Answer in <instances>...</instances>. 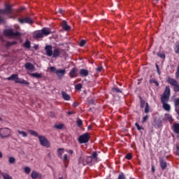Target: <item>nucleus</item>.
I'll return each instance as SVG.
<instances>
[{
  "mask_svg": "<svg viewBox=\"0 0 179 179\" xmlns=\"http://www.w3.org/2000/svg\"><path fill=\"white\" fill-rule=\"evenodd\" d=\"M77 125L78 127H82V125H83V122L82 121V120L78 119Z\"/></svg>",
  "mask_w": 179,
  "mask_h": 179,
  "instance_id": "e433bc0d",
  "label": "nucleus"
},
{
  "mask_svg": "<svg viewBox=\"0 0 179 179\" xmlns=\"http://www.w3.org/2000/svg\"><path fill=\"white\" fill-rule=\"evenodd\" d=\"M78 103L75 102L73 103V107H78Z\"/></svg>",
  "mask_w": 179,
  "mask_h": 179,
  "instance_id": "4d7b16f0",
  "label": "nucleus"
},
{
  "mask_svg": "<svg viewBox=\"0 0 179 179\" xmlns=\"http://www.w3.org/2000/svg\"><path fill=\"white\" fill-rule=\"evenodd\" d=\"M0 121H2V117H0Z\"/></svg>",
  "mask_w": 179,
  "mask_h": 179,
  "instance_id": "0e129e2a",
  "label": "nucleus"
},
{
  "mask_svg": "<svg viewBox=\"0 0 179 179\" xmlns=\"http://www.w3.org/2000/svg\"><path fill=\"white\" fill-rule=\"evenodd\" d=\"M101 71H103L102 66H99L96 68V72H100Z\"/></svg>",
  "mask_w": 179,
  "mask_h": 179,
  "instance_id": "09e8293b",
  "label": "nucleus"
},
{
  "mask_svg": "<svg viewBox=\"0 0 179 179\" xmlns=\"http://www.w3.org/2000/svg\"><path fill=\"white\" fill-rule=\"evenodd\" d=\"M8 162H9L10 164H13V163H15V162H16V159H15V157H10L8 159Z\"/></svg>",
  "mask_w": 179,
  "mask_h": 179,
  "instance_id": "2f4dec72",
  "label": "nucleus"
},
{
  "mask_svg": "<svg viewBox=\"0 0 179 179\" xmlns=\"http://www.w3.org/2000/svg\"><path fill=\"white\" fill-rule=\"evenodd\" d=\"M4 34L8 37H16L17 36H20V33L17 31L13 32V29H6L4 31Z\"/></svg>",
  "mask_w": 179,
  "mask_h": 179,
  "instance_id": "0eeeda50",
  "label": "nucleus"
},
{
  "mask_svg": "<svg viewBox=\"0 0 179 179\" xmlns=\"http://www.w3.org/2000/svg\"><path fill=\"white\" fill-rule=\"evenodd\" d=\"M31 178L36 179V178H41V175L38 173H37L35 171H33L31 174Z\"/></svg>",
  "mask_w": 179,
  "mask_h": 179,
  "instance_id": "412c9836",
  "label": "nucleus"
},
{
  "mask_svg": "<svg viewBox=\"0 0 179 179\" xmlns=\"http://www.w3.org/2000/svg\"><path fill=\"white\" fill-rule=\"evenodd\" d=\"M62 27L65 31H69V30H71V26L68 25V22L65 20L62 21Z\"/></svg>",
  "mask_w": 179,
  "mask_h": 179,
  "instance_id": "4468645a",
  "label": "nucleus"
},
{
  "mask_svg": "<svg viewBox=\"0 0 179 179\" xmlns=\"http://www.w3.org/2000/svg\"><path fill=\"white\" fill-rule=\"evenodd\" d=\"M24 8H22V10H24Z\"/></svg>",
  "mask_w": 179,
  "mask_h": 179,
  "instance_id": "69168bd1",
  "label": "nucleus"
},
{
  "mask_svg": "<svg viewBox=\"0 0 179 179\" xmlns=\"http://www.w3.org/2000/svg\"><path fill=\"white\" fill-rule=\"evenodd\" d=\"M66 73V71L65 69H57L56 70L57 76L61 79V78L64 77V75Z\"/></svg>",
  "mask_w": 179,
  "mask_h": 179,
  "instance_id": "ddd939ff",
  "label": "nucleus"
},
{
  "mask_svg": "<svg viewBox=\"0 0 179 179\" xmlns=\"http://www.w3.org/2000/svg\"><path fill=\"white\" fill-rule=\"evenodd\" d=\"M171 96V90L169 86H166L165 87L164 93L161 95V103L162 104V108L165 110V111H170L171 110V106L169 104V101H170Z\"/></svg>",
  "mask_w": 179,
  "mask_h": 179,
  "instance_id": "f257e3e1",
  "label": "nucleus"
},
{
  "mask_svg": "<svg viewBox=\"0 0 179 179\" xmlns=\"http://www.w3.org/2000/svg\"><path fill=\"white\" fill-rule=\"evenodd\" d=\"M82 87H83V85L80 83H78V84L76 85V86H75L76 90H80V89H82Z\"/></svg>",
  "mask_w": 179,
  "mask_h": 179,
  "instance_id": "72a5a7b5",
  "label": "nucleus"
},
{
  "mask_svg": "<svg viewBox=\"0 0 179 179\" xmlns=\"http://www.w3.org/2000/svg\"><path fill=\"white\" fill-rule=\"evenodd\" d=\"M1 176L3 179H13L12 178V176H10L8 173H2Z\"/></svg>",
  "mask_w": 179,
  "mask_h": 179,
  "instance_id": "c85d7f7f",
  "label": "nucleus"
},
{
  "mask_svg": "<svg viewBox=\"0 0 179 179\" xmlns=\"http://www.w3.org/2000/svg\"><path fill=\"white\" fill-rule=\"evenodd\" d=\"M175 152H178L177 155L179 156V148H178V146H176V148L175 149Z\"/></svg>",
  "mask_w": 179,
  "mask_h": 179,
  "instance_id": "3c124183",
  "label": "nucleus"
},
{
  "mask_svg": "<svg viewBox=\"0 0 179 179\" xmlns=\"http://www.w3.org/2000/svg\"><path fill=\"white\" fill-rule=\"evenodd\" d=\"M157 57L162 58V59H166V55L163 52H159L157 54Z\"/></svg>",
  "mask_w": 179,
  "mask_h": 179,
  "instance_id": "393cba45",
  "label": "nucleus"
},
{
  "mask_svg": "<svg viewBox=\"0 0 179 179\" xmlns=\"http://www.w3.org/2000/svg\"><path fill=\"white\" fill-rule=\"evenodd\" d=\"M117 179H125V175H124L122 173L119 174Z\"/></svg>",
  "mask_w": 179,
  "mask_h": 179,
  "instance_id": "79ce46f5",
  "label": "nucleus"
},
{
  "mask_svg": "<svg viewBox=\"0 0 179 179\" xmlns=\"http://www.w3.org/2000/svg\"><path fill=\"white\" fill-rule=\"evenodd\" d=\"M18 20L22 24L24 23H28V24H33V20H31V18L30 17L20 18Z\"/></svg>",
  "mask_w": 179,
  "mask_h": 179,
  "instance_id": "9b49d317",
  "label": "nucleus"
},
{
  "mask_svg": "<svg viewBox=\"0 0 179 179\" xmlns=\"http://www.w3.org/2000/svg\"><path fill=\"white\" fill-rule=\"evenodd\" d=\"M156 69H157V72L158 75H160V69H159V65L155 64Z\"/></svg>",
  "mask_w": 179,
  "mask_h": 179,
  "instance_id": "de8ad7c7",
  "label": "nucleus"
},
{
  "mask_svg": "<svg viewBox=\"0 0 179 179\" xmlns=\"http://www.w3.org/2000/svg\"><path fill=\"white\" fill-rule=\"evenodd\" d=\"M45 50L46 52V55H48V57H52V46L50 45H47L45 47Z\"/></svg>",
  "mask_w": 179,
  "mask_h": 179,
  "instance_id": "9d476101",
  "label": "nucleus"
},
{
  "mask_svg": "<svg viewBox=\"0 0 179 179\" xmlns=\"http://www.w3.org/2000/svg\"><path fill=\"white\" fill-rule=\"evenodd\" d=\"M30 76H32V78H41V74L38 73H32L30 74Z\"/></svg>",
  "mask_w": 179,
  "mask_h": 179,
  "instance_id": "cd10ccee",
  "label": "nucleus"
},
{
  "mask_svg": "<svg viewBox=\"0 0 179 179\" xmlns=\"http://www.w3.org/2000/svg\"><path fill=\"white\" fill-rule=\"evenodd\" d=\"M24 47H25V48H30V41H26V42L24 44Z\"/></svg>",
  "mask_w": 179,
  "mask_h": 179,
  "instance_id": "473e14b6",
  "label": "nucleus"
},
{
  "mask_svg": "<svg viewBox=\"0 0 179 179\" xmlns=\"http://www.w3.org/2000/svg\"><path fill=\"white\" fill-rule=\"evenodd\" d=\"M8 45H12V43H8Z\"/></svg>",
  "mask_w": 179,
  "mask_h": 179,
  "instance_id": "680f3d73",
  "label": "nucleus"
},
{
  "mask_svg": "<svg viewBox=\"0 0 179 179\" xmlns=\"http://www.w3.org/2000/svg\"><path fill=\"white\" fill-rule=\"evenodd\" d=\"M68 153H69V155H73V150H69L68 151Z\"/></svg>",
  "mask_w": 179,
  "mask_h": 179,
  "instance_id": "5fc2aeb1",
  "label": "nucleus"
},
{
  "mask_svg": "<svg viewBox=\"0 0 179 179\" xmlns=\"http://www.w3.org/2000/svg\"><path fill=\"white\" fill-rule=\"evenodd\" d=\"M173 131L175 134H179V124L176 123L173 124Z\"/></svg>",
  "mask_w": 179,
  "mask_h": 179,
  "instance_id": "b1692460",
  "label": "nucleus"
},
{
  "mask_svg": "<svg viewBox=\"0 0 179 179\" xmlns=\"http://www.w3.org/2000/svg\"><path fill=\"white\" fill-rule=\"evenodd\" d=\"M55 128L56 129H62V128H64V124H55Z\"/></svg>",
  "mask_w": 179,
  "mask_h": 179,
  "instance_id": "c756f323",
  "label": "nucleus"
},
{
  "mask_svg": "<svg viewBox=\"0 0 179 179\" xmlns=\"http://www.w3.org/2000/svg\"><path fill=\"white\" fill-rule=\"evenodd\" d=\"M2 157H3L2 152H0V159H2Z\"/></svg>",
  "mask_w": 179,
  "mask_h": 179,
  "instance_id": "bf43d9fd",
  "label": "nucleus"
},
{
  "mask_svg": "<svg viewBox=\"0 0 179 179\" xmlns=\"http://www.w3.org/2000/svg\"><path fill=\"white\" fill-rule=\"evenodd\" d=\"M62 96L64 100H66L67 101H69V100H71V96H69V94H68L66 92L64 91L62 92Z\"/></svg>",
  "mask_w": 179,
  "mask_h": 179,
  "instance_id": "4be33fe9",
  "label": "nucleus"
},
{
  "mask_svg": "<svg viewBox=\"0 0 179 179\" xmlns=\"http://www.w3.org/2000/svg\"><path fill=\"white\" fill-rule=\"evenodd\" d=\"M63 153H64V149L59 148L58 149V155L59 156V157H62Z\"/></svg>",
  "mask_w": 179,
  "mask_h": 179,
  "instance_id": "c9c22d12",
  "label": "nucleus"
},
{
  "mask_svg": "<svg viewBox=\"0 0 179 179\" xmlns=\"http://www.w3.org/2000/svg\"><path fill=\"white\" fill-rule=\"evenodd\" d=\"M166 82L167 83L173 87V92H179V85L178 80L171 77H168L166 79Z\"/></svg>",
  "mask_w": 179,
  "mask_h": 179,
  "instance_id": "20e7f679",
  "label": "nucleus"
},
{
  "mask_svg": "<svg viewBox=\"0 0 179 179\" xmlns=\"http://www.w3.org/2000/svg\"><path fill=\"white\" fill-rule=\"evenodd\" d=\"M67 114H68V115H72V114H75V112L69 111V112H67Z\"/></svg>",
  "mask_w": 179,
  "mask_h": 179,
  "instance_id": "864d4df0",
  "label": "nucleus"
},
{
  "mask_svg": "<svg viewBox=\"0 0 179 179\" xmlns=\"http://www.w3.org/2000/svg\"><path fill=\"white\" fill-rule=\"evenodd\" d=\"M34 37V38H43V37H44V35L43 34V31H38L37 32H35Z\"/></svg>",
  "mask_w": 179,
  "mask_h": 179,
  "instance_id": "aec40b11",
  "label": "nucleus"
},
{
  "mask_svg": "<svg viewBox=\"0 0 179 179\" xmlns=\"http://www.w3.org/2000/svg\"><path fill=\"white\" fill-rule=\"evenodd\" d=\"M144 112L145 113V114H148V113H149V103H145Z\"/></svg>",
  "mask_w": 179,
  "mask_h": 179,
  "instance_id": "f704fd0d",
  "label": "nucleus"
},
{
  "mask_svg": "<svg viewBox=\"0 0 179 179\" xmlns=\"http://www.w3.org/2000/svg\"><path fill=\"white\" fill-rule=\"evenodd\" d=\"M165 118L167 121H169V122H173V116H171V115L165 114Z\"/></svg>",
  "mask_w": 179,
  "mask_h": 179,
  "instance_id": "a878e982",
  "label": "nucleus"
},
{
  "mask_svg": "<svg viewBox=\"0 0 179 179\" xmlns=\"http://www.w3.org/2000/svg\"><path fill=\"white\" fill-rule=\"evenodd\" d=\"M3 18H2V17L0 16V23H3Z\"/></svg>",
  "mask_w": 179,
  "mask_h": 179,
  "instance_id": "6e6d98bb",
  "label": "nucleus"
},
{
  "mask_svg": "<svg viewBox=\"0 0 179 179\" xmlns=\"http://www.w3.org/2000/svg\"><path fill=\"white\" fill-rule=\"evenodd\" d=\"M29 132L33 136H38V134H37V132H36L34 130H29Z\"/></svg>",
  "mask_w": 179,
  "mask_h": 179,
  "instance_id": "7c9ffc66",
  "label": "nucleus"
},
{
  "mask_svg": "<svg viewBox=\"0 0 179 179\" xmlns=\"http://www.w3.org/2000/svg\"><path fill=\"white\" fill-rule=\"evenodd\" d=\"M38 137L41 146H44V148H50L51 146V143L48 142L47 138L43 136H38Z\"/></svg>",
  "mask_w": 179,
  "mask_h": 179,
  "instance_id": "39448f33",
  "label": "nucleus"
},
{
  "mask_svg": "<svg viewBox=\"0 0 179 179\" xmlns=\"http://www.w3.org/2000/svg\"><path fill=\"white\" fill-rule=\"evenodd\" d=\"M0 13H3V15H9V13H12V7L6 4L5 9L0 10Z\"/></svg>",
  "mask_w": 179,
  "mask_h": 179,
  "instance_id": "1a4fd4ad",
  "label": "nucleus"
},
{
  "mask_svg": "<svg viewBox=\"0 0 179 179\" xmlns=\"http://www.w3.org/2000/svg\"><path fill=\"white\" fill-rule=\"evenodd\" d=\"M159 163L162 170L167 169V162L163 158H159Z\"/></svg>",
  "mask_w": 179,
  "mask_h": 179,
  "instance_id": "2eb2a0df",
  "label": "nucleus"
},
{
  "mask_svg": "<svg viewBox=\"0 0 179 179\" xmlns=\"http://www.w3.org/2000/svg\"><path fill=\"white\" fill-rule=\"evenodd\" d=\"M17 132L20 135H22L24 138H27V133L24 131L17 130Z\"/></svg>",
  "mask_w": 179,
  "mask_h": 179,
  "instance_id": "bb28decb",
  "label": "nucleus"
},
{
  "mask_svg": "<svg viewBox=\"0 0 179 179\" xmlns=\"http://www.w3.org/2000/svg\"><path fill=\"white\" fill-rule=\"evenodd\" d=\"M152 173H155V166H152Z\"/></svg>",
  "mask_w": 179,
  "mask_h": 179,
  "instance_id": "13d9d810",
  "label": "nucleus"
},
{
  "mask_svg": "<svg viewBox=\"0 0 179 179\" xmlns=\"http://www.w3.org/2000/svg\"><path fill=\"white\" fill-rule=\"evenodd\" d=\"M148 118H149V116L145 115V116L143 117V122H146V121H148Z\"/></svg>",
  "mask_w": 179,
  "mask_h": 179,
  "instance_id": "49530a36",
  "label": "nucleus"
},
{
  "mask_svg": "<svg viewBox=\"0 0 179 179\" xmlns=\"http://www.w3.org/2000/svg\"><path fill=\"white\" fill-rule=\"evenodd\" d=\"M125 158L127 160H131V159H132V155L131 153H128V154H127Z\"/></svg>",
  "mask_w": 179,
  "mask_h": 179,
  "instance_id": "ea45409f",
  "label": "nucleus"
},
{
  "mask_svg": "<svg viewBox=\"0 0 179 179\" xmlns=\"http://www.w3.org/2000/svg\"><path fill=\"white\" fill-rule=\"evenodd\" d=\"M85 44H86V41L85 40H82L80 43V47H83V45H85Z\"/></svg>",
  "mask_w": 179,
  "mask_h": 179,
  "instance_id": "c03bdc74",
  "label": "nucleus"
},
{
  "mask_svg": "<svg viewBox=\"0 0 179 179\" xmlns=\"http://www.w3.org/2000/svg\"><path fill=\"white\" fill-rule=\"evenodd\" d=\"M50 72H55V73H57V70L55 67L51 66V67H50Z\"/></svg>",
  "mask_w": 179,
  "mask_h": 179,
  "instance_id": "a19ab883",
  "label": "nucleus"
},
{
  "mask_svg": "<svg viewBox=\"0 0 179 179\" xmlns=\"http://www.w3.org/2000/svg\"><path fill=\"white\" fill-rule=\"evenodd\" d=\"M80 163H83L84 166H86V164H89L90 163H93V159H92V157H81L80 158Z\"/></svg>",
  "mask_w": 179,
  "mask_h": 179,
  "instance_id": "6e6552de",
  "label": "nucleus"
},
{
  "mask_svg": "<svg viewBox=\"0 0 179 179\" xmlns=\"http://www.w3.org/2000/svg\"><path fill=\"white\" fill-rule=\"evenodd\" d=\"M12 134V130L8 127L0 128V138L1 139H6L9 138Z\"/></svg>",
  "mask_w": 179,
  "mask_h": 179,
  "instance_id": "7ed1b4c3",
  "label": "nucleus"
},
{
  "mask_svg": "<svg viewBox=\"0 0 179 179\" xmlns=\"http://www.w3.org/2000/svg\"><path fill=\"white\" fill-rule=\"evenodd\" d=\"M7 80H13L15 83H20L21 85H30V83L24 80V79L19 78L17 74H13L10 77L7 78Z\"/></svg>",
  "mask_w": 179,
  "mask_h": 179,
  "instance_id": "f03ea898",
  "label": "nucleus"
},
{
  "mask_svg": "<svg viewBox=\"0 0 179 179\" xmlns=\"http://www.w3.org/2000/svg\"><path fill=\"white\" fill-rule=\"evenodd\" d=\"M136 127L138 131H141V129H143V127H141L138 123H136Z\"/></svg>",
  "mask_w": 179,
  "mask_h": 179,
  "instance_id": "37998d69",
  "label": "nucleus"
},
{
  "mask_svg": "<svg viewBox=\"0 0 179 179\" xmlns=\"http://www.w3.org/2000/svg\"><path fill=\"white\" fill-rule=\"evenodd\" d=\"M97 152H93L91 157V159L93 161V163H96L97 160H99V158L97 157Z\"/></svg>",
  "mask_w": 179,
  "mask_h": 179,
  "instance_id": "a211bd4d",
  "label": "nucleus"
},
{
  "mask_svg": "<svg viewBox=\"0 0 179 179\" xmlns=\"http://www.w3.org/2000/svg\"><path fill=\"white\" fill-rule=\"evenodd\" d=\"M66 160H68V155H64V162H66Z\"/></svg>",
  "mask_w": 179,
  "mask_h": 179,
  "instance_id": "603ef678",
  "label": "nucleus"
},
{
  "mask_svg": "<svg viewBox=\"0 0 179 179\" xmlns=\"http://www.w3.org/2000/svg\"><path fill=\"white\" fill-rule=\"evenodd\" d=\"M24 66L26 69H28V71H33V69H34V65L31 62H27Z\"/></svg>",
  "mask_w": 179,
  "mask_h": 179,
  "instance_id": "6ab92c4d",
  "label": "nucleus"
},
{
  "mask_svg": "<svg viewBox=\"0 0 179 179\" xmlns=\"http://www.w3.org/2000/svg\"><path fill=\"white\" fill-rule=\"evenodd\" d=\"M31 171V169H30V167H25L24 169V172L26 173V174H30V172Z\"/></svg>",
  "mask_w": 179,
  "mask_h": 179,
  "instance_id": "4c0bfd02",
  "label": "nucleus"
},
{
  "mask_svg": "<svg viewBox=\"0 0 179 179\" xmlns=\"http://www.w3.org/2000/svg\"><path fill=\"white\" fill-rule=\"evenodd\" d=\"M59 179H64V178H62V177H60V178H59Z\"/></svg>",
  "mask_w": 179,
  "mask_h": 179,
  "instance_id": "e2e57ef3",
  "label": "nucleus"
},
{
  "mask_svg": "<svg viewBox=\"0 0 179 179\" xmlns=\"http://www.w3.org/2000/svg\"><path fill=\"white\" fill-rule=\"evenodd\" d=\"M41 31L43 36H48L51 34V29L50 28L44 27L41 29Z\"/></svg>",
  "mask_w": 179,
  "mask_h": 179,
  "instance_id": "dca6fc26",
  "label": "nucleus"
},
{
  "mask_svg": "<svg viewBox=\"0 0 179 179\" xmlns=\"http://www.w3.org/2000/svg\"><path fill=\"white\" fill-rule=\"evenodd\" d=\"M141 108H143V107H145V101H143V99H141Z\"/></svg>",
  "mask_w": 179,
  "mask_h": 179,
  "instance_id": "a18cd8bd",
  "label": "nucleus"
},
{
  "mask_svg": "<svg viewBox=\"0 0 179 179\" xmlns=\"http://www.w3.org/2000/svg\"><path fill=\"white\" fill-rule=\"evenodd\" d=\"M62 49L59 48H55L52 52V58H57L61 55V51Z\"/></svg>",
  "mask_w": 179,
  "mask_h": 179,
  "instance_id": "f8f14e48",
  "label": "nucleus"
},
{
  "mask_svg": "<svg viewBox=\"0 0 179 179\" xmlns=\"http://www.w3.org/2000/svg\"><path fill=\"white\" fill-rule=\"evenodd\" d=\"M59 13H62V9H59Z\"/></svg>",
  "mask_w": 179,
  "mask_h": 179,
  "instance_id": "052dcab7",
  "label": "nucleus"
},
{
  "mask_svg": "<svg viewBox=\"0 0 179 179\" xmlns=\"http://www.w3.org/2000/svg\"><path fill=\"white\" fill-rule=\"evenodd\" d=\"M80 75L83 78H85L86 76H89V71H87L85 69H82L80 70Z\"/></svg>",
  "mask_w": 179,
  "mask_h": 179,
  "instance_id": "f3484780",
  "label": "nucleus"
},
{
  "mask_svg": "<svg viewBox=\"0 0 179 179\" xmlns=\"http://www.w3.org/2000/svg\"><path fill=\"white\" fill-rule=\"evenodd\" d=\"M155 1H159V0H155Z\"/></svg>",
  "mask_w": 179,
  "mask_h": 179,
  "instance_id": "338daca9",
  "label": "nucleus"
},
{
  "mask_svg": "<svg viewBox=\"0 0 179 179\" xmlns=\"http://www.w3.org/2000/svg\"><path fill=\"white\" fill-rule=\"evenodd\" d=\"M150 83H155L157 86H159V83L157 81L156 79H151L150 80Z\"/></svg>",
  "mask_w": 179,
  "mask_h": 179,
  "instance_id": "58836bf2",
  "label": "nucleus"
},
{
  "mask_svg": "<svg viewBox=\"0 0 179 179\" xmlns=\"http://www.w3.org/2000/svg\"><path fill=\"white\" fill-rule=\"evenodd\" d=\"M113 90L116 93H121V90H120V89H118V88H113Z\"/></svg>",
  "mask_w": 179,
  "mask_h": 179,
  "instance_id": "8fccbe9b",
  "label": "nucleus"
},
{
  "mask_svg": "<svg viewBox=\"0 0 179 179\" xmlns=\"http://www.w3.org/2000/svg\"><path fill=\"white\" fill-rule=\"evenodd\" d=\"M89 139H90V136L89 134L85 133L78 137V142L79 143H87Z\"/></svg>",
  "mask_w": 179,
  "mask_h": 179,
  "instance_id": "423d86ee",
  "label": "nucleus"
},
{
  "mask_svg": "<svg viewBox=\"0 0 179 179\" xmlns=\"http://www.w3.org/2000/svg\"><path fill=\"white\" fill-rule=\"evenodd\" d=\"M69 76L71 77V78H76L77 75H76V69L75 68H73L70 73H69Z\"/></svg>",
  "mask_w": 179,
  "mask_h": 179,
  "instance_id": "5701e85b",
  "label": "nucleus"
}]
</instances>
